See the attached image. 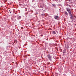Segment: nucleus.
<instances>
[{
	"label": "nucleus",
	"instance_id": "obj_12",
	"mask_svg": "<svg viewBox=\"0 0 76 76\" xmlns=\"http://www.w3.org/2000/svg\"><path fill=\"white\" fill-rule=\"evenodd\" d=\"M26 15H27V13H26Z\"/></svg>",
	"mask_w": 76,
	"mask_h": 76
},
{
	"label": "nucleus",
	"instance_id": "obj_13",
	"mask_svg": "<svg viewBox=\"0 0 76 76\" xmlns=\"http://www.w3.org/2000/svg\"><path fill=\"white\" fill-rule=\"evenodd\" d=\"M19 4L20 5H21V4Z\"/></svg>",
	"mask_w": 76,
	"mask_h": 76
},
{
	"label": "nucleus",
	"instance_id": "obj_3",
	"mask_svg": "<svg viewBox=\"0 0 76 76\" xmlns=\"http://www.w3.org/2000/svg\"><path fill=\"white\" fill-rule=\"evenodd\" d=\"M69 16H73V15H72V12H69Z\"/></svg>",
	"mask_w": 76,
	"mask_h": 76
},
{
	"label": "nucleus",
	"instance_id": "obj_5",
	"mask_svg": "<svg viewBox=\"0 0 76 76\" xmlns=\"http://www.w3.org/2000/svg\"><path fill=\"white\" fill-rule=\"evenodd\" d=\"M55 19H57L58 18V16H56L54 17Z\"/></svg>",
	"mask_w": 76,
	"mask_h": 76
},
{
	"label": "nucleus",
	"instance_id": "obj_7",
	"mask_svg": "<svg viewBox=\"0 0 76 76\" xmlns=\"http://www.w3.org/2000/svg\"><path fill=\"white\" fill-rule=\"evenodd\" d=\"M70 19H72H72H73V16H70Z\"/></svg>",
	"mask_w": 76,
	"mask_h": 76
},
{
	"label": "nucleus",
	"instance_id": "obj_10",
	"mask_svg": "<svg viewBox=\"0 0 76 76\" xmlns=\"http://www.w3.org/2000/svg\"><path fill=\"white\" fill-rule=\"evenodd\" d=\"M21 29H23V27H21Z\"/></svg>",
	"mask_w": 76,
	"mask_h": 76
},
{
	"label": "nucleus",
	"instance_id": "obj_6",
	"mask_svg": "<svg viewBox=\"0 0 76 76\" xmlns=\"http://www.w3.org/2000/svg\"><path fill=\"white\" fill-rule=\"evenodd\" d=\"M52 32L53 33V34H56V33L55 31H53Z\"/></svg>",
	"mask_w": 76,
	"mask_h": 76
},
{
	"label": "nucleus",
	"instance_id": "obj_1",
	"mask_svg": "<svg viewBox=\"0 0 76 76\" xmlns=\"http://www.w3.org/2000/svg\"><path fill=\"white\" fill-rule=\"evenodd\" d=\"M48 57L49 60H50V61H51V60H52V57L50 55H48Z\"/></svg>",
	"mask_w": 76,
	"mask_h": 76
},
{
	"label": "nucleus",
	"instance_id": "obj_8",
	"mask_svg": "<svg viewBox=\"0 0 76 76\" xmlns=\"http://www.w3.org/2000/svg\"><path fill=\"white\" fill-rule=\"evenodd\" d=\"M21 18V17L19 16L18 18V19L19 20V19H20Z\"/></svg>",
	"mask_w": 76,
	"mask_h": 76
},
{
	"label": "nucleus",
	"instance_id": "obj_14",
	"mask_svg": "<svg viewBox=\"0 0 76 76\" xmlns=\"http://www.w3.org/2000/svg\"><path fill=\"white\" fill-rule=\"evenodd\" d=\"M2 7V6H1V7Z\"/></svg>",
	"mask_w": 76,
	"mask_h": 76
},
{
	"label": "nucleus",
	"instance_id": "obj_11",
	"mask_svg": "<svg viewBox=\"0 0 76 76\" xmlns=\"http://www.w3.org/2000/svg\"><path fill=\"white\" fill-rule=\"evenodd\" d=\"M26 11H27V9L25 8Z\"/></svg>",
	"mask_w": 76,
	"mask_h": 76
},
{
	"label": "nucleus",
	"instance_id": "obj_4",
	"mask_svg": "<svg viewBox=\"0 0 76 76\" xmlns=\"http://www.w3.org/2000/svg\"><path fill=\"white\" fill-rule=\"evenodd\" d=\"M65 15H67H67H68V13L67 12L65 11Z\"/></svg>",
	"mask_w": 76,
	"mask_h": 76
},
{
	"label": "nucleus",
	"instance_id": "obj_2",
	"mask_svg": "<svg viewBox=\"0 0 76 76\" xmlns=\"http://www.w3.org/2000/svg\"><path fill=\"white\" fill-rule=\"evenodd\" d=\"M67 11V12H68L69 13H70V12H72L70 11V9H67L66 10Z\"/></svg>",
	"mask_w": 76,
	"mask_h": 76
},
{
	"label": "nucleus",
	"instance_id": "obj_9",
	"mask_svg": "<svg viewBox=\"0 0 76 76\" xmlns=\"http://www.w3.org/2000/svg\"><path fill=\"white\" fill-rule=\"evenodd\" d=\"M14 42H16V43H17V42H18V41L16 40L14 41Z\"/></svg>",
	"mask_w": 76,
	"mask_h": 76
}]
</instances>
